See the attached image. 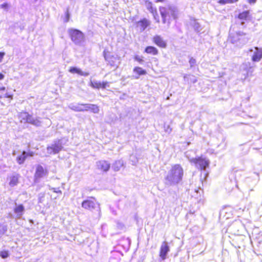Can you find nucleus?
<instances>
[{"mask_svg": "<svg viewBox=\"0 0 262 262\" xmlns=\"http://www.w3.org/2000/svg\"><path fill=\"white\" fill-rule=\"evenodd\" d=\"M184 170L180 164L171 166L165 177V184L169 186H175L180 184L183 179Z\"/></svg>", "mask_w": 262, "mask_h": 262, "instance_id": "f257e3e1", "label": "nucleus"}, {"mask_svg": "<svg viewBox=\"0 0 262 262\" xmlns=\"http://www.w3.org/2000/svg\"><path fill=\"white\" fill-rule=\"evenodd\" d=\"M160 11L163 19V23L164 24L167 22L169 24L170 20L172 19H176L177 17V9L173 6L161 7Z\"/></svg>", "mask_w": 262, "mask_h": 262, "instance_id": "f03ea898", "label": "nucleus"}, {"mask_svg": "<svg viewBox=\"0 0 262 262\" xmlns=\"http://www.w3.org/2000/svg\"><path fill=\"white\" fill-rule=\"evenodd\" d=\"M186 157L189 159L191 163H194L195 166L201 170L205 169L209 164V161L206 158L199 157L198 158H190L189 151L185 153Z\"/></svg>", "mask_w": 262, "mask_h": 262, "instance_id": "7ed1b4c3", "label": "nucleus"}, {"mask_svg": "<svg viewBox=\"0 0 262 262\" xmlns=\"http://www.w3.org/2000/svg\"><path fill=\"white\" fill-rule=\"evenodd\" d=\"M72 40L77 45L81 44L84 40L83 34L80 31L76 29L69 30Z\"/></svg>", "mask_w": 262, "mask_h": 262, "instance_id": "20e7f679", "label": "nucleus"}, {"mask_svg": "<svg viewBox=\"0 0 262 262\" xmlns=\"http://www.w3.org/2000/svg\"><path fill=\"white\" fill-rule=\"evenodd\" d=\"M245 34L242 32H236L235 33H230L229 40L232 43H237L238 41L242 40V43H245L246 41L244 40Z\"/></svg>", "mask_w": 262, "mask_h": 262, "instance_id": "39448f33", "label": "nucleus"}, {"mask_svg": "<svg viewBox=\"0 0 262 262\" xmlns=\"http://www.w3.org/2000/svg\"><path fill=\"white\" fill-rule=\"evenodd\" d=\"M62 148L61 142L60 140L54 141L50 146L47 147V152L50 154H57Z\"/></svg>", "mask_w": 262, "mask_h": 262, "instance_id": "423d86ee", "label": "nucleus"}, {"mask_svg": "<svg viewBox=\"0 0 262 262\" xmlns=\"http://www.w3.org/2000/svg\"><path fill=\"white\" fill-rule=\"evenodd\" d=\"M48 174V171L45 169L43 167L40 165H38L36 166V171L34 175L35 181L36 182L41 178Z\"/></svg>", "mask_w": 262, "mask_h": 262, "instance_id": "0eeeda50", "label": "nucleus"}, {"mask_svg": "<svg viewBox=\"0 0 262 262\" xmlns=\"http://www.w3.org/2000/svg\"><path fill=\"white\" fill-rule=\"evenodd\" d=\"M170 248L166 242H163L160 247V257L162 260H164L167 257V254L169 252Z\"/></svg>", "mask_w": 262, "mask_h": 262, "instance_id": "6e6552de", "label": "nucleus"}, {"mask_svg": "<svg viewBox=\"0 0 262 262\" xmlns=\"http://www.w3.org/2000/svg\"><path fill=\"white\" fill-rule=\"evenodd\" d=\"M251 53H253L252 55V60L253 61H258L262 57V49L257 47H255L250 50Z\"/></svg>", "mask_w": 262, "mask_h": 262, "instance_id": "1a4fd4ad", "label": "nucleus"}, {"mask_svg": "<svg viewBox=\"0 0 262 262\" xmlns=\"http://www.w3.org/2000/svg\"><path fill=\"white\" fill-rule=\"evenodd\" d=\"M97 202L94 200H87L82 203V207L88 210H92L98 206Z\"/></svg>", "mask_w": 262, "mask_h": 262, "instance_id": "9d476101", "label": "nucleus"}, {"mask_svg": "<svg viewBox=\"0 0 262 262\" xmlns=\"http://www.w3.org/2000/svg\"><path fill=\"white\" fill-rule=\"evenodd\" d=\"M150 25L149 20L146 18H143L136 23V28L140 31L143 32L145 29Z\"/></svg>", "mask_w": 262, "mask_h": 262, "instance_id": "9b49d317", "label": "nucleus"}, {"mask_svg": "<svg viewBox=\"0 0 262 262\" xmlns=\"http://www.w3.org/2000/svg\"><path fill=\"white\" fill-rule=\"evenodd\" d=\"M154 42L159 47L165 48L166 47V42L160 35H156L153 37Z\"/></svg>", "mask_w": 262, "mask_h": 262, "instance_id": "f8f14e48", "label": "nucleus"}, {"mask_svg": "<svg viewBox=\"0 0 262 262\" xmlns=\"http://www.w3.org/2000/svg\"><path fill=\"white\" fill-rule=\"evenodd\" d=\"M90 85L92 86L93 88L105 89L109 86V83L107 82H101L100 81H91Z\"/></svg>", "mask_w": 262, "mask_h": 262, "instance_id": "ddd939ff", "label": "nucleus"}, {"mask_svg": "<svg viewBox=\"0 0 262 262\" xmlns=\"http://www.w3.org/2000/svg\"><path fill=\"white\" fill-rule=\"evenodd\" d=\"M14 212L16 214V217L20 219L25 212V207L21 204L17 205L15 204V207L14 208Z\"/></svg>", "mask_w": 262, "mask_h": 262, "instance_id": "4468645a", "label": "nucleus"}, {"mask_svg": "<svg viewBox=\"0 0 262 262\" xmlns=\"http://www.w3.org/2000/svg\"><path fill=\"white\" fill-rule=\"evenodd\" d=\"M97 166L98 168L107 171L110 168V164L105 161H99L97 162Z\"/></svg>", "mask_w": 262, "mask_h": 262, "instance_id": "2eb2a0df", "label": "nucleus"}, {"mask_svg": "<svg viewBox=\"0 0 262 262\" xmlns=\"http://www.w3.org/2000/svg\"><path fill=\"white\" fill-rule=\"evenodd\" d=\"M27 123H30L36 126H39L41 125V121L38 118H35L31 115H30Z\"/></svg>", "mask_w": 262, "mask_h": 262, "instance_id": "dca6fc26", "label": "nucleus"}, {"mask_svg": "<svg viewBox=\"0 0 262 262\" xmlns=\"http://www.w3.org/2000/svg\"><path fill=\"white\" fill-rule=\"evenodd\" d=\"M190 25L196 32H200L202 30L200 24L194 19L190 20Z\"/></svg>", "mask_w": 262, "mask_h": 262, "instance_id": "f3484780", "label": "nucleus"}, {"mask_svg": "<svg viewBox=\"0 0 262 262\" xmlns=\"http://www.w3.org/2000/svg\"><path fill=\"white\" fill-rule=\"evenodd\" d=\"M69 72L72 73H77L79 75L86 76L89 75V73L86 72H83L79 68L76 67H73L69 70Z\"/></svg>", "mask_w": 262, "mask_h": 262, "instance_id": "a211bd4d", "label": "nucleus"}, {"mask_svg": "<svg viewBox=\"0 0 262 262\" xmlns=\"http://www.w3.org/2000/svg\"><path fill=\"white\" fill-rule=\"evenodd\" d=\"M124 165V162L122 160H119L116 161L113 165L112 168L114 170L117 171H119L122 167Z\"/></svg>", "mask_w": 262, "mask_h": 262, "instance_id": "6ab92c4d", "label": "nucleus"}, {"mask_svg": "<svg viewBox=\"0 0 262 262\" xmlns=\"http://www.w3.org/2000/svg\"><path fill=\"white\" fill-rule=\"evenodd\" d=\"M19 177V176L17 174H15L11 176L10 177L9 185L11 187H14V186H16L18 183Z\"/></svg>", "mask_w": 262, "mask_h": 262, "instance_id": "aec40b11", "label": "nucleus"}, {"mask_svg": "<svg viewBox=\"0 0 262 262\" xmlns=\"http://www.w3.org/2000/svg\"><path fill=\"white\" fill-rule=\"evenodd\" d=\"M28 157V154L27 152L24 151L22 154L16 158L17 162L19 164H22Z\"/></svg>", "mask_w": 262, "mask_h": 262, "instance_id": "412c9836", "label": "nucleus"}, {"mask_svg": "<svg viewBox=\"0 0 262 262\" xmlns=\"http://www.w3.org/2000/svg\"><path fill=\"white\" fill-rule=\"evenodd\" d=\"M30 115L27 112H21L19 114L18 117L21 123H27Z\"/></svg>", "mask_w": 262, "mask_h": 262, "instance_id": "4be33fe9", "label": "nucleus"}, {"mask_svg": "<svg viewBox=\"0 0 262 262\" xmlns=\"http://www.w3.org/2000/svg\"><path fill=\"white\" fill-rule=\"evenodd\" d=\"M145 51L147 53L153 55H157L158 53V50L152 46H148L146 47Z\"/></svg>", "mask_w": 262, "mask_h": 262, "instance_id": "5701e85b", "label": "nucleus"}, {"mask_svg": "<svg viewBox=\"0 0 262 262\" xmlns=\"http://www.w3.org/2000/svg\"><path fill=\"white\" fill-rule=\"evenodd\" d=\"M88 111H90L92 112L93 113H98L99 112V107L93 104H88Z\"/></svg>", "mask_w": 262, "mask_h": 262, "instance_id": "b1692460", "label": "nucleus"}, {"mask_svg": "<svg viewBox=\"0 0 262 262\" xmlns=\"http://www.w3.org/2000/svg\"><path fill=\"white\" fill-rule=\"evenodd\" d=\"M249 16V11H245L239 14L238 17L242 20H246Z\"/></svg>", "mask_w": 262, "mask_h": 262, "instance_id": "393cba45", "label": "nucleus"}, {"mask_svg": "<svg viewBox=\"0 0 262 262\" xmlns=\"http://www.w3.org/2000/svg\"><path fill=\"white\" fill-rule=\"evenodd\" d=\"M80 104H81L71 103L69 105V107L74 111L81 112Z\"/></svg>", "mask_w": 262, "mask_h": 262, "instance_id": "a878e982", "label": "nucleus"}, {"mask_svg": "<svg viewBox=\"0 0 262 262\" xmlns=\"http://www.w3.org/2000/svg\"><path fill=\"white\" fill-rule=\"evenodd\" d=\"M134 72L137 75H142L146 74V71L143 70L141 68L137 67L134 69Z\"/></svg>", "mask_w": 262, "mask_h": 262, "instance_id": "bb28decb", "label": "nucleus"}, {"mask_svg": "<svg viewBox=\"0 0 262 262\" xmlns=\"http://www.w3.org/2000/svg\"><path fill=\"white\" fill-rule=\"evenodd\" d=\"M238 0H220L219 3L222 5L231 4L237 2Z\"/></svg>", "mask_w": 262, "mask_h": 262, "instance_id": "cd10ccee", "label": "nucleus"}, {"mask_svg": "<svg viewBox=\"0 0 262 262\" xmlns=\"http://www.w3.org/2000/svg\"><path fill=\"white\" fill-rule=\"evenodd\" d=\"M9 256V252L8 251H1L0 256L3 258H6Z\"/></svg>", "mask_w": 262, "mask_h": 262, "instance_id": "c85d7f7f", "label": "nucleus"}, {"mask_svg": "<svg viewBox=\"0 0 262 262\" xmlns=\"http://www.w3.org/2000/svg\"><path fill=\"white\" fill-rule=\"evenodd\" d=\"M164 130L166 133L170 134L172 131V128L169 125L165 123L164 124Z\"/></svg>", "mask_w": 262, "mask_h": 262, "instance_id": "c756f323", "label": "nucleus"}, {"mask_svg": "<svg viewBox=\"0 0 262 262\" xmlns=\"http://www.w3.org/2000/svg\"><path fill=\"white\" fill-rule=\"evenodd\" d=\"M104 56L106 60L110 62L113 61L112 60L110 59L111 53L108 51H104Z\"/></svg>", "mask_w": 262, "mask_h": 262, "instance_id": "7c9ffc66", "label": "nucleus"}, {"mask_svg": "<svg viewBox=\"0 0 262 262\" xmlns=\"http://www.w3.org/2000/svg\"><path fill=\"white\" fill-rule=\"evenodd\" d=\"M0 8L6 11H8L10 8V5L7 3H5L0 5Z\"/></svg>", "mask_w": 262, "mask_h": 262, "instance_id": "2f4dec72", "label": "nucleus"}, {"mask_svg": "<svg viewBox=\"0 0 262 262\" xmlns=\"http://www.w3.org/2000/svg\"><path fill=\"white\" fill-rule=\"evenodd\" d=\"M88 104H80V109H81V112L84 111H88Z\"/></svg>", "mask_w": 262, "mask_h": 262, "instance_id": "473e14b6", "label": "nucleus"}, {"mask_svg": "<svg viewBox=\"0 0 262 262\" xmlns=\"http://www.w3.org/2000/svg\"><path fill=\"white\" fill-rule=\"evenodd\" d=\"M147 7L150 11H151L152 13H154V10H153V8L152 7V4L150 2H148L147 4Z\"/></svg>", "mask_w": 262, "mask_h": 262, "instance_id": "72a5a7b5", "label": "nucleus"}, {"mask_svg": "<svg viewBox=\"0 0 262 262\" xmlns=\"http://www.w3.org/2000/svg\"><path fill=\"white\" fill-rule=\"evenodd\" d=\"M135 60L138 61L139 63L142 64L143 62V60L142 57L139 56H136L135 57Z\"/></svg>", "mask_w": 262, "mask_h": 262, "instance_id": "f704fd0d", "label": "nucleus"}, {"mask_svg": "<svg viewBox=\"0 0 262 262\" xmlns=\"http://www.w3.org/2000/svg\"><path fill=\"white\" fill-rule=\"evenodd\" d=\"M50 190H52L55 193L61 194V191L59 188H51Z\"/></svg>", "mask_w": 262, "mask_h": 262, "instance_id": "c9c22d12", "label": "nucleus"}, {"mask_svg": "<svg viewBox=\"0 0 262 262\" xmlns=\"http://www.w3.org/2000/svg\"><path fill=\"white\" fill-rule=\"evenodd\" d=\"M189 62H190V64H193L195 63V60L194 59L191 58L189 60Z\"/></svg>", "mask_w": 262, "mask_h": 262, "instance_id": "e433bc0d", "label": "nucleus"}, {"mask_svg": "<svg viewBox=\"0 0 262 262\" xmlns=\"http://www.w3.org/2000/svg\"><path fill=\"white\" fill-rule=\"evenodd\" d=\"M5 55V53L4 52H0V62L2 61V59Z\"/></svg>", "mask_w": 262, "mask_h": 262, "instance_id": "4c0bfd02", "label": "nucleus"}, {"mask_svg": "<svg viewBox=\"0 0 262 262\" xmlns=\"http://www.w3.org/2000/svg\"><path fill=\"white\" fill-rule=\"evenodd\" d=\"M70 15L68 12L66 14V20H65L66 22H68L69 20Z\"/></svg>", "mask_w": 262, "mask_h": 262, "instance_id": "58836bf2", "label": "nucleus"}, {"mask_svg": "<svg viewBox=\"0 0 262 262\" xmlns=\"http://www.w3.org/2000/svg\"><path fill=\"white\" fill-rule=\"evenodd\" d=\"M257 0H248V2L249 4H254L256 3Z\"/></svg>", "mask_w": 262, "mask_h": 262, "instance_id": "ea45409f", "label": "nucleus"}, {"mask_svg": "<svg viewBox=\"0 0 262 262\" xmlns=\"http://www.w3.org/2000/svg\"><path fill=\"white\" fill-rule=\"evenodd\" d=\"M4 77L5 75L3 74L0 73V81L3 80L4 79Z\"/></svg>", "mask_w": 262, "mask_h": 262, "instance_id": "a19ab883", "label": "nucleus"}, {"mask_svg": "<svg viewBox=\"0 0 262 262\" xmlns=\"http://www.w3.org/2000/svg\"><path fill=\"white\" fill-rule=\"evenodd\" d=\"M132 162H133V165H135V164L137 163V159H136V158H135V160H132Z\"/></svg>", "mask_w": 262, "mask_h": 262, "instance_id": "79ce46f5", "label": "nucleus"}, {"mask_svg": "<svg viewBox=\"0 0 262 262\" xmlns=\"http://www.w3.org/2000/svg\"><path fill=\"white\" fill-rule=\"evenodd\" d=\"M28 154V156H33V152H27Z\"/></svg>", "mask_w": 262, "mask_h": 262, "instance_id": "37998d69", "label": "nucleus"}, {"mask_svg": "<svg viewBox=\"0 0 262 262\" xmlns=\"http://www.w3.org/2000/svg\"><path fill=\"white\" fill-rule=\"evenodd\" d=\"M196 80L195 79V77H193L192 81L193 83L195 82Z\"/></svg>", "mask_w": 262, "mask_h": 262, "instance_id": "c03bdc74", "label": "nucleus"}, {"mask_svg": "<svg viewBox=\"0 0 262 262\" xmlns=\"http://www.w3.org/2000/svg\"><path fill=\"white\" fill-rule=\"evenodd\" d=\"M154 17H155V19H157V18H156V15H154ZM157 21H158V22H159V18H158V19H157Z\"/></svg>", "mask_w": 262, "mask_h": 262, "instance_id": "a18cd8bd", "label": "nucleus"}, {"mask_svg": "<svg viewBox=\"0 0 262 262\" xmlns=\"http://www.w3.org/2000/svg\"><path fill=\"white\" fill-rule=\"evenodd\" d=\"M164 0H157V2H163Z\"/></svg>", "mask_w": 262, "mask_h": 262, "instance_id": "49530a36", "label": "nucleus"}, {"mask_svg": "<svg viewBox=\"0 0 262 262\" xmlns=\"http://www.w3.org/2000/svg\"><path fill=\"white\" fill-rule=\"evenodd\" d=\"M35 1H37V0H34Z\"/></svg>", "mask_w": 262, "mask_h": 262, "instance_id": "de8ad7c7", "label": "nucleus"}, {"mask_svg": "<svg viewBox=\"0 0 262 262\" xmlns=\"http://www.w3.org/2000/svg\"><path fill=\"white\" fill-rule=\"evenodd\" d=\"M35 1H37V0H34Z\"/></svg>", "mask_w": 262, "mask_h": 262, "instance_id": "09e8293b", "label": "nucleus"}]
</instances>
